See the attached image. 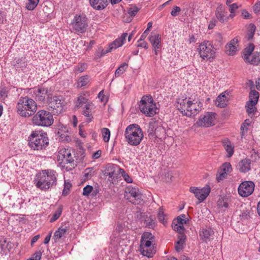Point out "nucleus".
Here are the masks:
<instances>
[{
	"label": "nucleus",
	"instance_id": "7c9ffc66",
	"mask_svg": "<svg viewBox=\"0 0 260 260\" xmlns=\"http://www.w3.org/2000/svg\"><path fill=\"white\" fill-rule=\"evenodd\" d=\"M253 44H249V45L245 48L243 51L242 58L245 62H249L251 55L254 49Z\"/></svg>",
	"mask_w": 260,
	"mask_h": 260
},
{
	"label": "nucleus",
	"instance_id": "2eb2a0df",
	"mask_svg": "<svg viewBox=\"0 0 260 260\" xmlns=\"http://www.w3.org/2000/svg\"><path fill=\"white\" fill-rule=\"evenodd\" d=\"M57 161L62 167H64L66 164L73 162L74 159L70 150L64 148H60L58 152Z\"/></svg>",
	"mask_w": 260,
	"mask_h": 260
},
{
	"label": "nucleus",
	"instance_id": "72a5a7b5",
	"mask_svg": "<svg viewBox=\"0 0 260 260\" xmlns=\"http://www.w3.org/2000/svg\"><path fill=\"white\" fill-rule=\"evenodd\" d=\"M68 229L67 228H62V226L59 227L57 230H56L54 234V239L55 242H56L62 237L64 236Z\"/></svg>",
	"mask_w": 260,
	"mask_h": 260
},
{
	"label": "nucleus",
	"instance_id": "13d9d810",
	"mask_svg": "<svg viewBox=\"0 0 260 260\" xmlns=\"http://www.w3.org/2000/svg\"><path fill=\"white\" fill-rule=\"evenodd\" d=\"M42 257V253L40 251H37L33 254L32 256L27 259L28 260H40Z\"/></svg>",
	"mask_w": 260,
	"mask_h": 260
},
{
	"label": "nucleus",
	"instance_id": "774afa93",
	"mask_svg": "<svg viewBox=\"0 0 260 260\" xmlns=\"http://www.w3.org/2000/svg\"><path fill=\"white\" fill-rule=\"evenodd\" d=\"M218 205L222 208H228L229 207V203L224 200L219 202Z\"/></svg>",
	"mask_w": 260,
	"mask_h": 260
},
{
	"label": "nucleus",
	"instance_id": "8fccbe9b",
	"mask_svg": "<svg viewBox=\"0 0 260 260\" xmlns=\"http://www.w3.org/2000/svg\"><path fill=\"white\" fill-rule=\"evenodd\" d=\"M139 11V9L136 6H132L127 10L128 14L132 17L135 16Z\"/></svg>",
	"mask_w": 260,
	"mask_h": 260
},
{
	"label": "nucleus",
	"instance_id": "3c124183",
	"mask_svg": "<svg viewBox=\"0 0 260 260\" xmlns=\"http://www.w3.org/2000/svg\"><path fill=\"white\" fill-rule=\"evenodd\" d=\"M58 135L59 137V139L61 141H69L71 140V138L67 133H62L61 131L58 132Z\"/></svg>",
	"mask_w": 260,
	"mask_h": 260
},
{
	"label": "nucleus",
	"instance_id": "a19ab883",
	"mask_svg": "<svg viewBox=\"0 0 260 260\" xmlns=\"http://www.w3.org/2000/svg\"><path fill=\"white\" fill-rule=\"evenodd\" d=\"M111 52L110 50L108 48L107 49L105 50L102 47H100L99 48L98 51L95 52L94 55H95V59H98L100 58L102 56H103L106 54Z\"/></svg>",
	"mask_w": 260,
	"mask_h": 260
},
{
	"label": "nucleus",
	"instance_id": "09e8293b",
	"mask_svg": "<svg viewBox=\"0 0 260 260\" xmlns=\"http://www.w3.org/2000/svg\"><path fill=\"white\" fill-rule=\"evenodd\" d=\"M72 187V184L70 182H67L65 180L64 181V188L62 190V195L64 196H66L68 195L70 190V188Z\"/></svg>",
	"mask_w": 260,
	"mask_h": 260
},
{
	"label": "nucleus",
	"instance_id": "6e6d98bb",
	"mask_svg": "<svg viewBox=\"0 0 260 260\" xmlns=\"http://www.w3.org/2000/svg\"><path fill=\"white\" fill-rule=\"evenodd\" d=\"M93 190V187L91 185H87L83 188V195L84 196H88Z\"/></svg>",
	"mask_w": 260,
	"mask_h": 260
},
{
	"label": "nucleus",
	"instance_id": "cd10ccee",
	"mask_svg": "<svg viewBox=\"0 0 260 260\" xmlns=\"http://www.w3.org/2000/svg\"><path fill=\"white\" fill-rule=\"evenodd\" d=\"M222 143L224 149L227 152V156L228 157H231L234 152V144H232L228 139L223 140Z\"/></svg>",
	"mask_w": 260,
	"mask_h": 260
},
{
	"label": "nucleus",
	"instance_id": "bf43d9fd",
	"mask_svg": "<svg viewBox=\"0 0 260 260\" xmlns=\"http://www.w3.org/2000/svg\"><path fill=\"white\" fill-rule=\"evenodd\" d=\"M229 11L231 13V14H234L235 12L238 8V6L237 3H234L233 4H229Z\"/></svg>",
	"mask_w": 260,
	"mask_h": 260
},
{
	"label": "nucleus",
	"instance_id": "dca6fc26",
	"mask_svg": "<svg viewBox=\"0 0 260 260\" xmlns=\"http://www.w3.org/2000/svg\"><path fill=\"white\" fill-rule=\"evenodd\" d=\"M254 183L250 181H246L242 182L238 187V193L243 197H246L252 193L254 189Z\"/></svg>",
	"mask_w": 260,
	"mask_h": 260
},
{
	"label": "nucleus",
	"instance_id": "b1692460",
	"mask_svg": "<svg viewBox=\"0 0 260 260\" xmlns=\"http://www.w3.org/2000/svg\"><path fill=\"white\" fill-rule=\"evenodd\" d=\"M162 129L163 128L159 125L158 121L152 120L149 122L148 128V133L149 136H154L155 135L157 137V132Z\"/></svg>",
	"mask_w": 260,
	"mask_h": 260
},
{
	"label": "nucleus",
	"instance_id": "aec40b11",
	"mask_svg": "<svg viewBox=\"0 0 260 260\" xmlns=\"http://www.w3.org/2000/svg\"><path fill=\"white\" fill-rule=\"evenodd\" d=\"M121 170V168L118 165L109 164L106 166L105 175L109 176V177L111 178V180H113L117 178L118 175L120 174Z\"/></svg>",
	"mask_w": 260,
	"mask_h": 260
},
{
	"label": "nucleus",
	"instance_id": "a211bd4d",
	"mask_svg": "<svg viewBox=\"0 0 260 260\" xmlns=\"http://www.w3.org/2000/svg\"><path fill=\"white\" fill-rule=\"evenodd\" d=\"M189 190L190 192L194 194L195 197L199 200L200 202H202L206 199L210 192V188L209 186L202 188L191 187Z\"/></svg>",
	"mask_w": 260,
	"mask_h": 260
},
{
	"label": "nucleus",
	"instance_id": "9b49d317",
	"mask_svg": "<svg viewBox=\"0 0 260 260\" xmlns=\"http://www.w3.org/2000/svg\"><path fill=\"white\" fill-rule=\"evenodd\" d=\"M47 103L48 109L54 114H59L65 110L64 101L61 96H52L51 95Z\"/></svg>",
	"mask_w": 260,
	"mask_h": 260
},
{
	"label": "nucleus",
	"instance_id": "1a4fd4ad",
	"mask_svg": "<svg viewBox=\"0 0 260 260\" xmlns=\"http://www.w3.org/2000/svg\"><path fill=\"white\" fill-rule=\"evenodd\" d=\"M200 57L205 60L212 61L215 57L216 49L209 41L202 42L198 49Z\"/></svg>",
	"mask_w": 260,
	"mask_h": 260
},
{
	"label": "nucleus",
	"instance_id": "5701e85b",
	"mask_svg": "<svg viewBox=\"0 0 260 260\" xmlns=\"http://www.w3.org/2000/svg\"><path fill=\"white\" fill-rule=\"evenodd\" d=\"M214 234V231L210 228L202 229L199 233L201 239L206 243L213 239Z\"/></svg>",
	"mask_w": 260,
	"mask_h": 260
},
{
	"label": "nucleus",
	"instance_id": "052dcab7",
	"mask_svg": "<svg viewBox=\"0 0 260 260\" xmlns=\"http://www.w3.org/2000/svg\"><path fill=\"white\" fill-rule=\"evenodd\" d=\"M181 11V9L179 7L175 6L172 9L171 14L172 16L175 17L179 15V12Z\"/></svg>",
	"mask_w": 260,
	"mask_h": 260
},
{
	"label": "nucleus",
	"instance_id": "c85d7f7f",
	"mask_svg": "<svg viewBox=\"0 0 260 260\" xmlns=\"http://www.w3.org/2000/svg\"><path fill=\"white\" fill-rule=\"evenodd\" d=\"M228 101V97L222 92L217 97L215 101V105L218 107L221 108H224L227 106Z\"/></svg>",
	"mask_w": 260,
	"mask_h": 260
},
{
	"label": "nucleus",
	"instance_id": "c03bdc74",
	"mask_svg": "<svg viewBox=\"0 0 260 260\" xmlns=\"http://www.w3.org/2000/svg\"><path fill=\"white\" fill-rule=\"evenodd\" d=\"M39 0H28V3L26 5V8L28 10H34L38 5Z\"/></svg>",
	"mask_w": 260,
	"mask_h": 260
},
{
	"label": "nucleus",
	"instance_id": "864d4df0",
	"mask_svg": "<svg viewBox=\"0 0 260 260\" xmlns=\"http://www.w3.org/2000/svg\"><path fill=\"white\" fill-rule=\"evenodd\" d=\"M62 212V209L61 208L58 209V210L53 214L52 217L50 219L51 222H53L56 220L61 215Z\"/></svg>",
	"mask_w": 260,
	"mask_h": 260
},
{
	"label": "nucleus",
	"instance_id": "79ce46f5",
	"mask_svg": "<svg viewBox=\"0 0 260 260\" xmlns=\"http://www.w3.org/2000/svg\"><path fill=\"white\" fill-rule=\"evenodd\" d=\"M101 133L103 140L105 142H108L110 138V131L108 128H103Z\"/></svg>",
	"mask_w": 260,
	"mask_h": 260
},
{
	"label": "nucleus",
	"instance_id": "a18cd8bd",
	"mask_svg": "<svg viewBox=\"0 0 260 260\" xmlns=\"http://www.w3.org/2000/svg\"><path fill=\"white\" fill-rule=\"evenodd\" d=\"M258 56H259V53H254L251 58H250V61L248 62L254 65L258 64L260 63V58Z\"/></svg>",
	"mask_w": 260,
	"mask_h": 260
},
{
	"label": "nucleus",
	"instance_id": "4d7b16f0",
	"mask_svg": "<svg viewBox=\"0 0 260 260\" xmlns=\"http://www.w3.org/2000/svg\"><path fill=\"white\" fill-rule=\"evenodd\" d=\"M146 226L149 229H153L155 226L154 219L150 218L147 220H145Z\"/></svg>",
	"mask_w": 260,
	"mask_h": 260
},
{
	"label": "nucleus",
	"instance_id": "de8ad7c7",
	"mask_svg": "<svg viewBox=\"0 0 260 260\" xmlns=\"http://www.w3.org/2000/svg\"><path fill=\"white\" fill-rule=\"evenodd\" d=\"M119 174L121 175L124 180L127 183H130L133 182L132 178L129 176V175L127 173L125 172V171L123 169H121V170H120Z\"/></svg>",
	"mask_w": 260,
	"mask_h": 260
},
{
	"label": "nucleus",
	"instance_id": "20e7f679",
	"mask_svg": "<svg viewBox=\"0 0 260 260\" xmlns=\"http://www.w3.org/2000/svg\"><path fill=\"white\" fill-rule=\"evenodd\" d=\"M28 145L35 150L45 149L49 145V139L46 133L42 131H32L28 138Z\"/></svg>",
	"mask_w": 260,
	"mask_h": 260
},
{
	"label": "nucleus",
	"instance_id": "e2e57ef3",
	"mask_svg": "<svg viewBox=\"0 0 260 260\" xmlns=\"http://www.w3.org/2000/svg\"><path fill=\"white\" fill-rule=\"evenodd\" d=\"M98 98L100 99L102 102H107V99L105 97L104 90H101L98 94Z\"/></svg>",
	"mask_w": 260,
	"mask_h": 260
},
{
	"label": "nucleus",
	"instance_id": "e433bc0d",
	"mask_svg": "<svg viewBox=\"0 0 260 260\" xmlns=\"http://www.w3.org/2000/svg\"><path fill=\"white\" fill-rule=\"evenodd\" d=\"M256 30V26L253 24L250 23L247 27V32L246 37L248 41H250L253 38Z\"/></svg>",
	"mask_w": 260,
	"mask_h": 260
},
{
	"label": "nucleus",
	"instance_id": "9d476101",
	"mask_svg": "<svg viewBox=\"0 0 260 260\" xmlns=\"http://www.w3.org/2000/svg\"><path fill=\"white\" fill-rule=\"evenodd\" d=\"M70 25L73 31L83 34L86 32L88 27V18L84 14H76Z\"/></svg>",
	"mask_w": 260,
	"mask_h": 260
},
{
	"label": "nucleus",
	"instance_id": "0e129e2a",
	"mask_svg": "<svg viewBox=\"0 0 260 260\" xmlns=\"http://www.w3.org/2000/svg\"><path fill=\"white\" fill-rule=\"evenodd\" d=\"M8 95L7 91L5 88L0 89V99L4 100Z\"/></svg>",
	"mask_w": 260,
	"mask_h": 260
},
{
	"label": "nucleus",
	"instance_id": "680f3d73",
	"mask_svg": "<svg viewBox=\"0 0 260 260\" xmlns=\"http://www.w3.org/2000/svg\"><path fill=\"white\" fill-rule=\"evenodd\" d=\"M138 45L137 47L144 48L145 49H147L148 48L147 43L144 40L140 41V39L138 41Z\"/></svg>",
	"mask_w": 260,
	"mask_h": 260
},
{
	"label": "nucleus",
	"instance_id": "5fc2aeb1",
	"mask_svg": "<svg viewBox=\"0 0 260 260\" xmlns=\"http://www.w3.org/2000/svg\"><path fill=\"white\" fill-rule=\"evenodd\" d=\"M157 218L159 221L163 224H165L166 221L165 220V215L162 209H159L157 214Z\"/></svg>",
	"mask_w": 260,
	"mask_h": 260
},
{
	"label": "nucleus",
	"instance_id": "c9c22d12",
	"mask_svg": "<svg viewBox=\"0 0 260 260\" xmlns=\"http://www.w3.org/2000/svg\"><path fill=\"white\" fill-rule=\"evenodd\" d=\"M259 94L255 90H251L249 94V100L247 102L252 103L253 104L257 103Z\"/></svg>",
	"mask_w": 260,
	"mask_h": 260
},
{
	"label": "nucleus",
	"instance_id": "473e14b6",
	"mask_svg": "<svg viewBox=\"0 0 260 260\" xmlns=\"http://www.w3.org/2000/svg\"><path fill=\"white\" fill-rule=\"evenodd\" d=\"M186 236L185 234L179 235L178 237V241L175 245V249L177 251H180L183 248V245L185 243Z\"/></svg>",
	"mask_w": 260,
	"mask_h": 260
},
{
	"label": "nucleus",
	"instance_id": "4be33fe9",
	"mask_svg": "<svg viewBox=\"0 0 260 260\" xmlns=\"http://www.w3.org/2000/svg\"><path fill=\"white\" fill-rule=\"evenodd\" d=\"M94 108V105L91 102L86 103V105L83 108L82 114L86 117V122H90L92 120L93 116L91 110Z\"/></svg>",
	"mask_w": 260,
	"mask_h": 260
},
{
	"label": "nucleus",
	"instance_id": "393cba45",
	"mask_svg": "<svg viewBox=\"0 0 260 260\" xmlns=\"http://www.w3.org/2000/svg\"><path fill=\"white\" fill-rule=\"evenodd\" d=\"M251 162L250 159H243L239 162L237 168L241 173H246L251 170Z\"/></svg>",
	"mask_w": 260,
	"mask_h": 260
},
{
	"label": "nucleus",
	"instance_id": "49530a36",
	"mask_svg": "<svg viewBox=\"0 0 260 260\" xmlns=\"http://www.w3.org/2000/svg\"><path fill=\"white\" fill-rule=\"evenodd\" d=\"M87 64L86 63H79L75 67L74 71L79 73H82L87 69Z\"/></svg>",
	"mask_w": 260,
	"mask_h": 260
},
{
	"label": "nucleus",
	"instance_id": "4468645a",
	"mask_svg": "<svg viewBox=\"0 0 260 260\" xmlns=\"http://www.w3.org/2000/svg\"><path fill=\"white\" fill-rule=\"evenodd\" d=\"M216 114L214 112H207L196 122L199 127H209L215 124Z\"/></svg>",
	"mask_w": 260,
	"mask_h": 260
},
{
	"label": "nucleus",
	"instance_id": "a878e982",
	"mask_svg": "<svg viewBox=\"0 0 260 260\" xmlns=\"http://www.w3.org/2000/svg\"><path fill=\"white\" fill-rule=\"evenodd\" d=\"M127 36V33H123L120 37L117 38L112 43L110 44L108 48L110 51H112L113 49H116V48L121 47L125 41Z\"/></svg>",
	"mask_w": 260,
	"mask_h": 260
},
{
	"label": "nucleus",
	"instance_id": "338daca9",
	"mask_svg": "<svg viewBox=\"0 0 260 260\" xmlns=\"http://www.w3.org/2000/svg\"><path fill=\"white\" fill-rule=\"evenodd\" d=\"M216 20L214 19H212L209 24L208 28L209 29H213L216 25Z\"/></svg>",
	"mask_w": 260,
	"mask_h": 260
},
{
	"label": "nucleus",
	"instance_id": "f3484780",
	"mask_svg": "<svg viewBox=\"0 0 260 260\" xmlns=\"http://www.w3.org/2000/svg\"><path fill=\"white\" fill-rule=\"evenodd\" d=\"M215 16L217 19L221 23L227 22L230 18H233L234 14L228 15V12L224 6L220 5L217 7L215 11Z\"/></svg>",
	"mask_w": 260,
	"mask_h": 260
},
{
	"label": "nucleus",
	"instance_id": "ea45409f",
	"mask_svg": "<svg viewBox=\"0 0 260 260\" xmlns=\"http://www.w3.org/2000/svg\"><path fill=\"white\" fill-rule=\"evenodd\" d=\"M89 77L88 75L81 77L78 80V86L83 87L87 85L89 82Z\"/></svg>",
	"mask_w": 260,
	"mask_h": 260
},
{
	"label": "nucleus",
	"instance_id": "2f4dec72",
	"mask_svg": "<svg viewBox=\"0 0 260 260\" xmlns=\"http://www.w3.org/2000/svg\"><path fill=\"white\" fill-rule=\"evenodd\" d=\"M256 104L252 103L246 102L245 108L246 112L250 117H252L256 112L257 108L256 107Z\"/></svg>",
	"mask_w": 260,
	"mask_h": 260
},
{
	"label": "nucleus",
	"instance_id": "39448f33",
	"mask_svg": "<svg viewBox=\"0 0 260 260\" xmlns=\"http://www.w3.org/2000/svg\"><path fill=\"white\" fill-rule=\"evenodd\" d=\"M124 136L128 144L135 146L139 145L144 137L142 129L137 124L128 125L125 129Z\"/></svg>",
	"mask_w": 260,
	"mask_h": 260
},
{
	"label": "nucleus",
	"instance_id": "bb28decb",
	"mask_svg": "<svg viewBox=\"0 0 260 260\" xmlns=\"http://www.w3.org/2000/svg\"><path fill=\"white\" fill-rule=\"evenodd\" d=\"M90 5L95 10L105 9L108 5V0H89Z\"/></svg>",
	"mask_w": 260,
	"mask_h": 260
},
{
	"label": "nucleus",
	"instance_id": "f257e3e1",
	"mask_svg": "<svg viewBox=\"0 0 260 260\" xmlns=\"http://www.w3.org/2000/svg\"><path fill=\"white\" fill-rule=\"evenodd\" d=\"M37 177L36 185L42 190H48L57 184V173L53 170H43Z\"/></svg>",
	"mask_w": 260,
	"mask_h": 260
},
{
	"label": "nucleus",
	"instance_id": "0eeeda50",
	"mask_svg": "<svg viewBox=\"0 0 260 260\" xmlns=\"http://www.w3.org/2000/svg\"><path fill=\"white\" fill-rule=\"evenodd\" d=\"M139 109L147 117H152L159 112V109L150 95L143 96L140 101Z\"/></svg>",
	"mask_w": 260,
	"mask_h": 260
},
{
	"label": "nucleus",
	"instance_id": "6ab92c4d",
	"mask_svg": "<svg viewBox=\"0 0 260 260\" xmlns=\"http://www.w3.org/2000/svg\"><path fill=\"white\" fill-rule=\"evenodd\" d=\"M232 171V168L230 162H225L222 164L218 170L216 175V180L219 182L226 178L228 174Z\"/></svg>",
	"mask_w": 260,
	"mask_h": 260
},
{
	"label": "nucleus",
	"instance_id": "c756f323",
	"mask_svg": "<svg viewBox=\"0 0 260 260\" xmlns=\"http://www.w3.org/2000/svg\"><path fill=\"white\" fill-rule=\"evenodd\" d=\"M149 41L154 49H158L160 47L161 37L159 35H151L149 37Z\"/></svg>",
	"mask_w": 260,
	"mask_h": 260
},
{
	"label": "nucleus",
	"instance_id": "69168bd1",
	"mask_svg": "<svg viewBox=\"0 0 260 260\" xmlns=\"http://www.w3.org/2000/svg\"><path fill=\"white\" fill-rule=\"evenodd\" d=\"M101 155L102 151L101 150H98L92 154V157L93 159H98L101 157Z\"/></svg>",
	"mask_w": 260,
	"mask_h": 260
},
{
	"label": "nucleus",
	"instance_id": "ddd939ff",
	"mask_svg": "<svg viewBox=\"0 0 260 260\" xmlns=\"http://www.w3.org/2000/svg\"><path fill=\"white\" fill-rule=\"evenodd\" d=\"M125 197L127 200L134 204H140L143 202L142 194L140 193L138 188L133 187L132 186L126 187L125 190Z\"/></svg>",
	"mask_w": 260,
	"mask_h": 260
},
{
	"label": "nucleus",
	"instance_id": "f8f14e48",
	"mask_svg": "<svg viewBox=\"0 0 260 260\" xmlns=\"http://www.w3.org/2000/svg\"><path fill=\"white\" fill-rule=\"evenodd\" d=\"M29 93L32 97L39 103L47 102L52 94L49 91L48 88L42 86H38L29 89Z\"/></svg>",
	"mask_w": 260,
	"mask_h": 260
},
{
	"label": "nucleus",
	"instance_id": "6e6552de",
	"mask_svg": "<svg viewBox=\"0 0 260 260\" xmlns=\"http://www.w3.org/2000/svg\"><path fill=\"white\" fill-rule=\"evenodd\" d=\"M34 125L41 126H49L54 121L52 114L49 111L41 110L38 111L32 118Z\"/></svg>",
	"mask_w": 260,
	"mask_h": 260
},
{
	"label": "nucleus",
	"instance_id": "7ed1b4c3",
	"mask_svg": "<svg viewBox=\"0 0 260 260\" xmlns=\"http://www.w3.org/2000/svg\"><path fill=\"white\" fill-rule=\"evenodd\" d=\"M200 102L196 100L179 99L176 107L183 115L190 117L197 115L201 110Z\"/></svg>",
	"mask_w": 260,
	"mask_h": 260
},
{
	"label": "nucleus",
	"instance_id": "423d86ee",
	"mask_svg": "<svg viewBox=\"0 0 260 260\" xmlns=\"http://www.w3.org/2000/svg\"><path fill=\"white\" fill-rule=\"evenodd\" d=\"M154 236L149 232L144 233L141 237L140 251L144 256L152 257L155 253L156 250L152 244Z\"/></svg>",
	"mask_w": 260,
	"mask_h": 260
},
{
	"label": "nucleus",
	"instance_id": "58836bf2",
	"mask_svg": "<svg viewBox=\"0 0 260 260\" xmlns=\"http://www.w3.org/2000/svg\"><path fill=\"white\" fill-rule=\"evenodd\" d=\"M84 174V179L88 180L90 179L95 173L93 168H88L85 170Z\"/></svg>",
	"mask_w": 260,
	"mask_h": 260
},
{
	"label": "nucleus",
	"instance_id": "603ef678",
	"mask_svg": "<svg viewBox=\"0 0 260 260\" xmlns=\"http://www.w3.org/2000/svg\"><path fill=\"white\" fill-rule=\"evenodd\" d=\"M185 217H186L185 215L181 214L180 216H178L177 218H176V219L175 220H174V221H175V222H176V223H178L179 224H185L187 223V220L186 219Z\"/></svg>",
	"mask_w": 260,
	"mask_h": 260
},
{
	"label": "nucleus",
	"instance_id": "37998d69",
	"mask_svg": "<svg viewBox=\"0 0 260 260\" xmlns=\"http://www.w3.org/2000/svg\"><path fill=\"white\" fill-rule=\"evenodd\" d=\"M172 228L174 230L179 233V235L184 234V228L183 224L175 223V221H174L172 224Z\"/></svg>",
	"mask_w": 260,
	"mask_h": 260
},
{
	"label": "nucleus",
	"instance_id": "f704fd0d",
	"mask_svg": "<svg viewBox=\"0 0 260 260\" xmlns=\"http://www.w3.org/2000/svg\"><path fill=\"white\" fill-rule=\"evenodd\" d=\"M90 101H88V99L85 96L84 94L81 93L78 95L77 98L75 106L77 108H79L82 107L84 104L86 105V103H88Z\"/></svg>",
	"mask_w": 260,
	"mask_h": 260
},
{
	"label": "nucleus",
	"instance_id": "4c0bfd02",
	"mask_svg": "<svg viewBox=\"0 0 260 260\" xmlns=\"http://www.w3.org/2000/svg\"><path fill=\"white\" fill-rule=\"evenodd\" d=\"M128 68V64L126 62L122 63L119 67H118L115 72V76L116 77L120 76L123 74Z\"/></svg>",
	"mask_w": 260,
	"mask_h": 260
},
{
	"label": "nucleus",
	"instance_id": "412c9836",
	"mask_svg": "<svg viewBox=\"0 0 260 260\" xmlns=\"http://www.w3.org/2000/svg\"><path fill=\"white\" fill-rule=\"evenodd\" d=\"M225 52L229 55H234L239 50V39L236 37L228 43L225 47Z\"/></svg>",
	"mask_w": 260,
	"mask_h": 260
},
{
	"label": "nucleus",
	"instance_id": "f03ea898",
	"mask_svg": "<svg viewBox=\"0 0 260 260\" xmlns=\"http://www.w3.org/2000/svg\"><path fill=\"white\" fill-rule=\"evenodd\" d=\"M37 109L36 102L27 96H21L16 106L17 113L22 117H29L34 115Z\"/></svg>",
	"mask_w": 260,
	"mask_h": 260
}]
</instances>
